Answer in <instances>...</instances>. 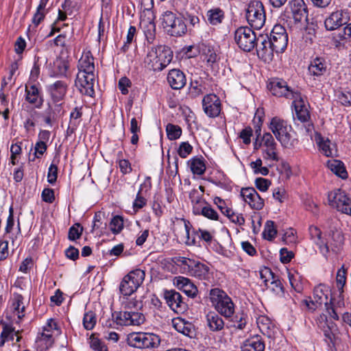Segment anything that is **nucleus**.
I'll use <instances>...</instances> for the list:
<instances>
[{"label": "nucleus", "mask_w": 351, "mask_h": 351, "mask_svg": "<svg viewBox=\"0 0 351 351\" xmlns=\"http://www.w3.org/2000/svg\"><path fill=\"white\" fill-rule=\"evenodd\" d=\"M173 59V51L166 45L152 47L148 51L145 63L149 70L160 71L167 67Z\"/></svg>", "instance_id": "1"}, {"label": "nucleus", "mask_w": 351, "mask_h": 351, "mask_svg": "<svg viewBox=\"0 0 351 351\" xmlns=\"http://www.w3.org/2000/svg\"><path fill=\"white\" fill-rule=\"evenodd\" d=\"M269 128L283 147L292 148L297 143L291 134L292 127L286 121L275 117L271 120Z\"/></svg>", "instance_id": "2"}, {"label": "nucleus", "mask_w": 351, "mask_h": 351, "mask_svg": "<svg viewBox=\"0 0 351 351\" xmlns=\"http://www.w3.org/2000/svg\"><path fill=\"white\" fill-rule=\"evenodd\" d=\"M210 299L218 314L226 318H231L234 313V304L228 294L215 288L210 291Z\"/></svg>", "instance_id": "3"}, {"label": "nucleus", "mask_w": 351, "mask_h": 351, "mask_svg": "<svg viewBox=\"0 0 351 351\" xmlns=\"http://www.w3.org/2000/svg\"><path fill=\"white\" fill-rule=\"evenodd\" d=\"M160 20L165 32L171 36H181L186 32V25L181 16L171 11H165Z\"/></svg>", "instance_id": "4"}, {"label": "nucleus", "mask_w": 351, "mask_h": 351, "mask_svg": "<svg viewBox=\"0 0 351 351\" xmlns=\"http://www.w3.org/2000/svg\"><path fill=\"white\" fill-rule=\"evenodd\" d=\"M161 339L160 337L151 332H132L127 338L128 344L130 346L139 349L157 348Z\"/></svg>", "instance_id": "5"}, {"label": "nucleus", "mask_w": 351, "mask_h": 351, "mask_svg": "<svg viewBox=\"0 0 351 351\" xmlns=\"http://www.w3.org/2000/svg\"><path fill=\"white\" fill-rule=\"evenodd\" d=\"M145 276V271L140 269H134L125 276L119 287L121 294L125 296L131 295L143 283Z\"/></svg>", "instance_id": "6"}, {"label": "nucleus", "mask_w": 351, "mask_h": 351, "mask_svg": "<svg viewBox=\"0 0 351 351\" xmlns=\"http://www.w3.org/2000/svg\"><path fill=\"white\" fill-rule=\"evenodd\" d=\"M246 19L254 29H261L265 23V12L263 3L259 1H251L246 9Z\"/></svg>", "instance_id": "7"}, {"label": "nucleus", "mask_w": 351, "mask_h": 351, "mask_svg": "<svg viewBox=\"0 0 351 351\" xmlns=\"http://www.w3.org/2000/svg\"><path fill=\"white\" fill-rule=\"evenodd\" d=\"M329 205L338 211L351 215V199L346 193L340 189H335L328 194Z\"/></svg>", "instance_id": "8"}, {"label": "nucleus", "mask_w": 351, "mask_h": 351, "mask_svg": "<svg viewBox=\"0 0 351 351\" xmlns=\"http://www.w3.org/2000/svg\"><path fill=\"white\" fill-rule=\"evenodd\" d=\"M258 39L256 34L247 27H240L234 32V40L241 49L250 52Z\"/></svg>", "instance_id": "9"}, {"label": "nucleus", "mask_w": 351, "mask_h": 351, "mask_svg": "<svg viewBox=\"0 0 351 351\" xmlns=\"http://www.w3.org/2000/svg\"><path fill=\"white\" fill-rule=\"evenodd\" d=\"M119 326H140L145 321L144 314L136 311H123L112 313Z\"/></svg>", "instance_id": "10"}, {"label": "nucleus", "mask_w": 351, "mask_h": 351, "mask_svg": "<svg viewBox=\"0 0 351 351\" xmlns=\"http://www.w3.org/2000/svg\"><path fill=\"white\" fill-rule=\"evenodd\" d=\"M178 262L190 276L206 278L208 275L209 267L199 261L186 257H180Z\"/></svg>", "instance_id": "11"}, {"label": "nucleus", "mask_w": 351, "mask_h": 351, "mask_svg": "<svg viewBox=\"0 0 351 351\" xmlns=\"http://www.w3.org/2000/svg\"><path fill=\"white\" fill-rule=\"evenodd\" d=\"M255 46L257 55L264 62L272 60L276 50L273 47V43L271 42L267 34H259Z\"/></svg>", "instance_id": "12"}, {"label": "nucleus", "mask_w": 351, "mask_h": 351, "mask_svg": "<svg viewBox=\"0 0 351 351\" xmlns=\"http://www.w3.org/2000/svg\"><path fill=\"white\" fill-rule=\"evenodd\" d=\"M327 291L326 287L322 285H319L314 289L313 298L304 301L308 310L313 312L320 308L322 304H324L325 306L328 304V295L326 293Z\"/></svg>", "instance_id": "13"}, {"label": "nucleus", "mask_w": 351, "mask_h": 351, "mask_svg": "<svg viewBox=\"0 0 351 351\" xmlns=\"http://www.w3.org/2000/svg\"><path fill=\"white\" fill-rule=\"evenodd\" d=\"M164 298L168 306L176 313H182L186 311L187 304L179 292L175 290H165Z\"/></svg>", "instance_id": "14"}, {"label": "nucleus", "mask_w": 351, "mask_h": 351, "mask_svg": "<svg viewBox=\"0 0 351 351\" xmlns=\"http://www.w3.org/2000/svg\"><path fill=\"white\" fill-rule=\"evenodd\" d=\"M95 74L84 75L78 73L75 80V86L82 95L93 97L95 94Z\"/></svg>", "instance_id": "15"}, {"label": "nucleus", "mask_w": 351, "mask_h": 351, "mask_svg": "<svg viewBox=\"0 0 351 351\" xmlns=\"http://www.w3.org/2000/svg\"><path fill=\"white\" fill-rule=\"evenodd\" d=\"M267 88L272 95L277 97H285L287 99L293 97L294 92L287 85V82L280 78L272 79L267 85Z\"/></svg>", "instance_id": "16"}, {"label": "nucleus", "mask_w": 351, "mask_h": 351, "mask_svg": "<svg viewBox=\"0 0 351 351\" xmlns=\"http://www.w3.org/2000/svg\"><path fill=\"white\" fill-rule=\"evenodd\" d=\"M202 107L207 116L217 117L221 112V101L217 95L208 94L202 99Z\"/></svg>", "instance_id": "17"}, {"label": "nucleus", "mask_w": 351, "mask_h": 351, "mask_svg": "<svg viewBox=\"0 0 351 351\" xmlns=\"http://www.w3.org/2000/svg\"><path fill=\"white\" fill-rule=\"evenodd\" d=\"M349 21L348 13L343 10H337L325 19L324 25L327 30L332 31L346 25Z\"/></svg>", "instance_id": "18"}, {"label": "nucleus", "mask_w": 351, "mask_h": 351, "mask_svg": "<svg viewBox=\"0 0 351 351\" xmlns=\"http://www.w3.org/2000/svg\"><path fill=\"white\" fill-rule=\"evenodd\" d=\"M241 195L252 209L261 210L264 206V200L254 188L243 189Z\"/></svg>", "instance_id": "19"}, {"label": "nucleus", "mask_w": 351, "mask_h": 351, "mask_svg": "<svg viewBox=\"0 0 351 351\" xmlns=\"http://www.w3.org/2000/svg\"><path fill=\"white\" fill-rule=\"evenodd\" d=\"M262 141L263 146L265 147V149L263 150V158L267 160L271 159L274 161H278L277 144L273 136L269 132L265 133L262 138Z\"/></svg>", "instance_id": "20"}, {"label": "nucleus", "mask_w": 351, "mask_h": 351, "mask_svg": "<svg viewBox=\"0 0 351 351\" xmlns=\"http://www.w3.org/2000/svg\"><path fill=\"white\" fill-rule=\"evenodd\" d=\"M25 101L36 108H40L43 104V97L40 89L36 84L25 86Z\"/></svg>", "instance_id": "21"}, {"label": "nucleus", "mask_w": 351, "mask_h": 351, "mask_svg": "<svg viewBox=\"0 0 351 351\" xmlns=\"http://www.w3.org/2000/svg\"><path fill=\"white\" fill-rule=\"evenodd\" d=\"M290 8L292 17L295 23L307 21L308 12L303 0H292L290 2Z\"/></svg>", "instance_id": "22"}, {"label": "nucleus", "mask_w": 351, "mask_h": 351, "mask_svg": "<svg viewBox=\"0 0 351 351\" xmlns=\"http://www.w3.org/2000/svg\"><path fill=\"white\" fill-rule=\"evenodd\" d=\"M173 283L178 289L182 291L190 298H194L197 294V288L187 278L183 276L176 277Z\"/></svg>", "instance_id": "23"}, {"label": "nucleus", "mask_w": 351, "mask_h": 351, "mask_svg": "<svg viewBox=\"0 0 351 351\" xmlns=\"http://www.w3.org/2000/svg\"><path fill=\"white\" fill-rule=\"evenodd\" d=\"M169 86L175 90L181 89L186 84V77L179 69H171L167 75Z\"/></svg>", "instance_id": "24"}, {"label": "nucleus", "mask_w": 351, "mask_h": 351, "mask_svg": "<svg viewBox=\"0 0 351 351\" xmlns=\"http://www.w3.org/2000/svg\"><path fill=\"white\" fill-rule=\"evenodd\" d=\"M147 19H142L141 25L143 26L146 39L148 43H152L155 39L156 25L154 22V16L152 12L147 10Z\"/></svg>", "instance_id": "25"}, {"label": "nucleus", "mask_w": 351, "mask_h": 351, "mask_svg": "<svg viewBox=\"0 0 351 351\" xmlns=\"http://www.w3.org/2000/svg\"><path fill=\"white\" fill-rule=\"evenodd\" d=\"M206 322L208 327L213 332L221 331L225 326H226L219 314L215 312H209L206 315Z\"/></svg>", "instance_id": "26"}, {"label": "nucleus", "mask_w": 351, "mask_h": 351, "mask_svg": "<svg viewBox=\"0 0 351 351\" xmlns=\"http://www.w3.org/2000/svg\"><path fill=\"white\" fill-rule=\"evenodd\" d=\"M309 232L311 239L319 246L321 253L326 256L329 252V246L322 238V231L316 226H311L309 228Z\"/></svg>", "instance_id": "27"}, {"label": "nucleus", "mask_w": 351, "mask_h": 351, "mask_svg": "<svg viewBox=\"0 0 351 351\" xmlns=\"http://www.w3.org/2000/svg\"><path fill=\"white\" fill-rule=\"evenodd\" d=\"M328 65L324 58L316 57L308 66L309 72L315 76L323 75L327 71Z\"/></svg>", "instance_id": "28"}, {"label": "nucleus", "mask_w": 351, "mask_h": 351, "mask_svg": "<svg viewBox=\"0 0 351 351\" xmlns=\"http://www.w3.org/2000/svg\"><path fill=\"white\" fill-rule=\"evenodd\" d=\"M319 327L322 328L324 336L327 338L328 343H333L335 339L334 330L335 328V324L332 322H328L325 315H321L319 319Z\"/></svg>", "instance_id": "29"}, {"label": "nucleus", "mask_w": 351, "mask_h": 351, "mask_svg": "<svg viewBox=\"0 0 351 351\" xmlns=\"http://www.w3.org/2000/svg\"><path fill=\"white\" fill-rule=\"evenodd\" d=\"M242 351H264L265 343L259 336L252 337L245 341Z\"/></svg>", "instance_id": "30"}, {"label": "nucleus", "mask_w": 351, "mask_h": 351, "mask_svg": "<svg viewBox=\"0 0 351 351\" xmlns=\"http://www.w3.org/2000/svg\"><path fill=\"white\" fill-rule=\"evenodd\" d=\"M78 73H84V75L94 74V59L88 55L80 58L78 62Z\"/></svg>", "instance_id": "31"}, {"label": "nucleus", "mask_w": 351, "mask_h": 351, "mask_svg": "<svg viewBox=\"0 0 351 351\" xmlns=\"http://www.w3.org/2000/svg\"><path fill=\"white\" fill-rule=\"evenodd\" d=\"M67 84L63 81H57L50 86L51 97L56 101H59L64 97Z\"/></svg>", "instance_id": "32"}, {"label": "nucleus", "mask_w": 351, "mask_h": 351, "mask_svg": "<svg viewBox=\"0 0 351 351\" xmlns=\"http://www.w3.org/2000/svg\"><path fill=\"white\" fill-rule=\"evenodd\" d=\"M269 38L273 43V47L277 53H282L287 47V34L270 35Z\"/></svg>", "instance_id": "33"}, {"label": "nucleus", "mask_w": 351, "mask_h": 351, "mask_svg": "<svg viewBox=\"0 0 351 351\" xmlns=\"http://www.w3.org/2000/svg\"><path fill=\"white\" fill-rule=\"evenodd\" d=\"M265 285L271 291L274 293L279 297L284 295V287L281 281L276 278L275 276L271 278V280L269 279L264 280Z\"/></svg>", "instance_id": "34"}, {"label": "nucleus", "mask_w": 351, "mask_h": 351, "mask_svg": "<svg viewBox=\"0 0 351 351\" xmlns=\"http://www.w3.org/2000/svg\"><path fill=\"white\" fill-rule=\"evenodd\" d=\"M195 215H202L210 220H218L219 215L211 206L207 203L201 208H195Z\"/></svg>", "instance_id": "35"}, {"label": "nucleus", "mask_w": 351, "mask_h": 351, "mask_svg": "<svg viewBox=\"0 0 351 351\" xmlns=\"http://www.w3.org/2000/svg\"><path fill=\"white\" fill-rule=\"evenodd\" d=\"M49 0H40L39 5L37 7L36 12L34 14L32 19V23L37 27L41 21H43L45 17V14L47 12V9L46 8L47 4Z\"/></svg>", "instance_id": "36"}, {"label": "nucleus", "mask_w": 351, "mask_h": 351, "mask_svg": "<svg viewBox=\"0 0 351 351\" xmlns=\"http://www.w3.org/2000/svg\"><path fill=\"white\" fill-rule=\"evenodd\" d=\"M175 328L178 332L190 337H192L195 333L193 324L184 319H178L175 324Z\"/></svg>", "instance_id": "37"}, {"label": "nucleus", "mask_w": 351, "mask_h": 351, "mask_svg": "<svg viewBox=\"0 0 351 351\" xmlns=\"http://www.w3.org/2000/svg\"><path fill=\"white\" fill-rule=\"evenodd\" d=\"M188 164L194 174L202 175L205 172L206 165L202 158L195 157L189 160Z\"/></svg>", "instance_id": "38"}, {"label": "nucleus", "mask_w": 351, "mask_h": 351, "mask_svg": "<svg viewBox=\"0 0 351 351\" xmlns=\"http://www.w3.org/2000/svg\"><path fill=\"white\" fill-rule=\"evenodd\" d=\"M189 199L193 204V213H195V208H201L208 202L203 198L197 189H193L189 193Z\"/></svg>", "instance_id": "39"}, {"label": "nucleus", "mask_w": 351, "mask_h": 351, "mask_svg": "<svg viewBox=\"0 0 351 351\" xmlns=\"http://www.w3.org/2000/svg\"><path fill=\"white\" fill-rule=\"evenodd\" d=\"M330 169L339 177L345 179L348 176V173L343 165V163L339 160H334L328 162Z\"/></svg>", "instance_id": "40"}, {"label": "nucleus", "mask_w": 351, "mask_h": 351, "mask_svg": "<svg viewBox=\"0 0 351 351\" xmlns=\"http://www.w3.org/2000/svg\"><path fill=\"white\" fill-rule=\"evenodd\" d=\"M208 21L213 25H217L221 23L224 19L223 12L219 9L216 8L210 10L207 12Z\"/></svg>", "instance_id": "41"}, {"label": "nucleus", "mask_w": 351, "mask_h": 351, "mask_svg": "<svg viewBox=\"0 0 351 351\" xmlns=\"http://www.w3.org/2000/svg\"><path fill=\"white\" fill-rule=\"evenodd\" d=\"M246 324V317L243 314L236 315L231 319L230 324H226V327L228 328L234 327L236 329L243 330L245 328Z\"/></svg>", "instance_id": "42"}, {"label": "nucleus", "mask_w": 351, "mask_h": 351, "mask_svg": "<svg viewBox=\"0 0 351 351\" xmlns=\"http://www.w3.org/2000/svg\"><path fill=\"white\" fill-rule=\"evenodd\" d=\"M14 332V330L11 326L5 324L3 326V330L0 335V347H2L6 341H13Z\"/></svg>", "instance_id": "43"}, {"label": "nucleus", "mask_w": 351, "mask_h": 351, "mask_svg": "<svg viewBox=\"0 0 351 351\" xmlns=\"http://www.w3.org/2000/svg\"><path fill=\"white\" fill-rule=\"evenodd\" d=\"M346 276L347 269L345 267L344 265H342L341 267L338 269L336 276V285L340 293H342L343 291V289L346 283Z\"/></svg>", "instance_id": "44"}, {"label": "nucleus", "mask_w": 351, "mask_h": 351, "mask_svg": "<svg viewBox=\"0 0 351 351\" xmlns=\"http://www.w3.org/2000/svg\"><path fill=\"white\" fill-rule=\"evenodd\" d=\"M166 132L168 138L174 141L179 138L182 134V129L180 126L168 123L166 126Z\"/></svg>", "instance_id": "45"}, {"label": "nucleus", "mask_w": 351, "mask_h": 351, "mask_svg": "<svg viewBox=\"0 0 351 351\" xmlns=\"http://www.w3.org/2000/svg\"><path fill=\"white\" fill-rule=\"evenodd\" d=\"M277 234V230L274 226V222L272 221H267L263 231V237L268 241H272Z\"/></svg>", "instance_id": "46"}, {"label": "nucleus", "mask_w": 351, "mask_h": 351, "mask_svg": "<svg viewBox=\"0 0 351 351\" xmlns=\"http://www.w3.org/2000/svg\"><path fill=\"white\" fill-rule=\"evenodd\" d=\"M289 99H293V105L295 110L308 108L307 101L298 92H293V97Z\"/></svg>", "instance_id": "47"}, {"label": "nucleus", "mask_w": 351, "mask_h": 351, "mask_svg": "<svg viewBox=\"0 0 351 351\" xmlns=\"http://www.w3.org/2000/svg\"><path fill=\"white\" fill-rule=\"evenodd\" d=\"M111 231L117 234L119 233L123 228V219L119 215L114 216L110 223Z\"/></svg>", "instance_id": "48"}, {"label": "nucleus", "mask_w": 351, "mask_h": 351, "mask_svg": "<svg viewBox=\"0 0 351 351\" xmlns=\"http://www.w3.org/2000/svg\"><path fill=\"white\" fill-rule=\"evenodd\" d=\"M332 298H331L330 300V304H328L326 308V310L328 313V314L330 315V316L335 319V320H338L339 317V314H341V313L340 311H339L338 310V308H340L341 305V304H343V302L340 300L337 302V304H338V307L336 306L334 304H333V302H332Z\"/></svg>", "instance_id": "49"}, {"label": "nucleus", "mask_w": 351, "mask_h": 351, "mask_svg": "<svg viewBox=\"0 0 351 351\" xmlns=\"http://www.w3.org/2000/svg\"><path fill=\"white\" fill-rule=\"evenodd\" d=\"M90 347L94 351H108L106 345L101 340L92 335L90 337Z\"/></svg>", "instance_id": "50"}, {"label": "nucleus", "mask_w": 351, "mask_h": 351, "mask_svg": "<svg viewBox=\"0 0 351 351\" xmlns=\"http://www.w3.org/2000/svg\"><path fill=\"white\" fill-rule=\"evenodd\" d=\"M96 324L95 314L93 311L85 313L83 318V325L86 330H92Z\"/></svg>", "instance_id": "51"}, {"label": "nucleus", "mask_w": 351, "mask_h": 351, "mask_svg": "<svg viewBox=\"0 0 351 351\" xmlns=\"http://www.w3.org/2000/svg\"><path fill=\"white\" fill-rule=\"evenodd\" d=\"M83 228L80 223H75L69 230L68 238L71 241H75L79 239L82 234Z\"/></svg>", "instance_id": "52"}, {"label": "nucleus", "mask_w": 351, "mask_h": 351, "mask_svg": "<svg viewBox=\"0 0 351 351\" xmlns=\"http://www.w3.org/2000/svg\"><path fill=\"white\" fill-rule=\"evenodd\" d=\"M225 212L227 213L226 217H228L232 223L239 226L245 223V219L242 214L235 213L232 210H226Z\"/></svg>", "instance_id": "53"}, {"label": "nucleus", "mask_w": 351, "mask_h": 351, "mask_svg": "<svg viewBox=\"0 0 351 351\" xmlns=\"http://www.w3.org/2000/svg\"><path fill=\"white\" fill-rule=\"evenodd\" d=\"M339 101L344 106H351V92L348 90L339 91L337 95Z\"/></svg>", "instance_id": "54"}, {"label": "nucleus", "mask_w": 351, "mask_h": 351, "mask_svg": "<svg viewBox=\"0 0 351 351\" xmlns=\"http://www.w3.org/2000/svg\"><path fill=\"white\" fill-rule=\"evenodd\" d=\"M193 150V147L188 142H182L179 147L178 150V155L185 158L189 155Z\"/></svg>", "instance_id": "55"}, {"label": "nucleus", "mask_w": 351, "mask_h": 351, "mask_svg": "<svg viewBox=\"0 0 351 351\" xmlns=\"http://www.w3.org/2000/svg\"><path fill=\"white\" fill-rule=\"evenodd\" d=\"M136 33V27L134 26H130L128 31L126 42L124 43L123 46L121 48L123 51L125 52L128 50V49L129 48V45L132 43Z\"/></svg>", "instance_id": "56"}, {"label": "nucleus", "mask_w": 351, "mask_h": 351, "mask_svg": "<svg viewBox=\"0 0 351 351\" xmlns=\"http://www.w3.org/2000/svg\"><path fill=\"white\" fill-rule=\"evenodd\" d=\"M337 37L341 40H351V23L347 24L342 30H340Z\"/></svg>", "instance_id": "57"}, {"label": "nucleus", "mask_w": 351, "mask_h": 351, "mask_svg": "<svg viewBox=\"0 0 351 351\" xmlns=\"http://www.w3.org/2000/svg\"><path fill=\"white\" fill-rule=\"evenodd\" d=\"M202 93V86L199 84V82L197 81L192 82L191 83V86L189 88V95L191 97L194 98V97H197L198 95H199Z\"/></svg>", "instance_id": "58"}, {"label": "nucleus", "mask_w": 351, "mask_h": 351, "mask_svg": "<svg viewBox=\"0 0 351 351\" xmlns=\"http://www.w3.org/2000/svg\"><path fill=\"white\" fill-rule=\"evenodd\" d=\"M255 184L259 191L265 192L268 189L271 182L265 178H258L255 180Z\"/></svg>", "instance_id": "59"}, {"label": "nucleus", "mask_w": 351, "mask_h": 351, "mask_svg": "<svg viewBox=\"0 0 351 351\" xmlns=\"http://www.w3.org/2000/svg\"><path fill=\"white\" fill-rule=\"evenodd\" d=\"M252 136V130L250 127H247L241 130L239 137L243 140V143L248 145L251 142Z\"/></svg>", "instance_id": "60"}, {"label": "nucleus", "mask_w": 351, "mask_h": 351, "mask_svg": "<svg viewBox=\"0 0 351 351\" xmlns=\"http://www.w3.org/2000/svg\"><path fill=\"white\" fill-rule=\"evenodd\" d=\"M131 84L130 80L126 77H123L119 80V88L123 95H127L128 93V88L130 87Z\"/></svg>", "instance_id": "61"}, {"label": "nucleus", "mask_w": 351, "mask_h": 351, "mask_svg": "<svg viewBox=\"0 0 351 351\" xmlns=\"http://www.w3.org/2000/svg\"><path fill=\"white\" fill-rule=\"evenodd\" d=\"M58 167L56 165L51 164L48 170L47 180L50 184H53L57 180Z\"/></svg>", "instance_id": "62"}, {"label": "nucleus", "mask_w": 351, "mask_h": 351, "mask_svg": "<svg viewBox=\"0 0 351 351\" xmlns=\"http://www.w3.org/2000/svg\"><path fill=\"white\" fill-rule=\"evenodd\" d=\"M280 261L282 263H287L291 261L294 254L292 252L289 251L287 248H282L280 251Z\"/></svg>", "instance_id": "63"}, {"label": "nucleus", "mask_w": 351, "mask_h": 351, "mask_svg": "<svg viewBox=\"0 0 351 351\" xmlns=\"http://www.w3.org/2000/svg\"><path fill=\"white\" fill-rule=\"evenodd\" d=\"M273 197L280 202H283L287 197L285 190L282 188H276L273 191Z\"/></svg>", "instance_id": "64"}]
</instances>
